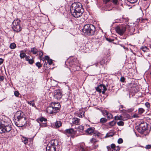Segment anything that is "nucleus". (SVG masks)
<instances>
[{"instance_id": "obj_1", "label": "nucleus", "mask_w": 151, "mask_h": 151, "mask_svg": "<svg viewBox=\"0 0 151 151\" xmlns=\"http://www.w3.org/2000/svg\"><path fill=\"white\" fill-rule=\"evenodd\" d=\"M70 11L73 17L76 18L80 17L84 11L82 4L78 2H74L72 4Z\"/></svg>"}, {"instance_id": "obj_2", "label": "nucleus", "mask_w": 151, "mask_h": 151, "mask_svg": "<svg viewBox=\"0 0 151 151\" xmlns=\"http://www.w3.org/2000/svg\"><path fill=\"white\" fill-rule=\"evenodd\" d=\"M82 29L83 33L89 36H92L95 34V27L92 24H86Z\"/></svg>"}, {"instance_id": "obj_3", "label": "nucleus", "mask_w": 151, "mask_h": 151, "mask_svg": "<svg viewBox=\"0 0 151 151\" xmlns=\"http://www.w3.org/2000/svg\"><path fill=\"white\" fill-rule=\"evenodd\" d=\"M60 107V104L58 102L51 103L47 108V111L48 113L52 114L57 112Z\"/></svg>"}, {"instance_id": "obj_4", "label": "nucleus", "mask_w": 151, "mask_h": 151, "mask_svg": "<svg viewBox=\"0 0 151 151\" xmlns=\"http://www.w3.org/2000/svg\"><path fill=\"white\" fill-rule=\"evenodd\" d=\"M12 129L11 125L9 122L3 120L0 122V133H3L10 132Z\"/></svg>"}, {"instance_id": "obj_5", "label": "nucleus", "mask_w": 151, "mask_h": 151, "mask_svg": "<svg viewBox=\"0 0 151 151\" xmlns=\"http://www.w3.org/2000/svg\"><path fill=\"white\" fill-rule=\"evenodd\" d=\"M14 122L16 125L18 127L26 128L29 126V122L27 121V118L14 120Z\"/></svg>"}, {"instance_id": "obj_6", "label": "nucleus", "mask_w": 151, "mask_h": 151, "mask_svg": "<svg viewBox=\"0 0 151 151\" xmlns=\"http://www.w3.org/2000/svg\"><path fill=\"white\" fill-rule=\"evenodd\" d=\"M58 145L57 140H52L48 144L46 147V151H56V146Z\"/></svg>"}, {"instance_id": "obj_7", "label": "nucleus", "mask_w": 151, "mask_h": 151, "mask_svg": "<svg viewBox=\"0 0 151 151\" xmlns=\"http://www.w3.org/2000/svg\"><path fill=\"white\" fill-rule=\"evenodd\" d=\"M20 23V21L19 19H17L14 20L12 23V28L14 31L18 32L21 31Z\"/></svg>"}, {"instance_id": "obj_8", "label": "nucleus", "mask_w": 151, "mask_h": 151, "mask_svg": "<svg viewBox=\"0 0 151 151\" xmlns=\"http://www.w3.org/2000/svg\"><path fill=\"white\" fill-rule=\"evenodd\" d=\"M77 131H76L74 130L73 128H70L69 129H67L64 131V133L66 134H70L71 135V137L72 138L77 137L78 136V135H76Z\"/></svg>"}, {"instance_id": "obj_9", "label": "nucleus", "mask_w": 151, "mask_h": 151, "mask_svg": "<svg viewBox=\"0 0 151 151\" xmlns=\"http://www.w3.org/2000/svg\"><path fill=\"white\" fill-rule=\"evenodd\" d=\"M126 29V26L124 25L118 26L115 28L116 32L121 35L124 33Z\"/></svg>"}, {"instance_id": "obj_10", "label": "nucleus", "mask_w": 151, "mask_h": 151, "mask_svg": "<svg viewBox=\"0 0 151 151\" xmlns=\"http://www.w3.org/2000/svg\"><path fill=\"white\" fill-rule=\"evenodd\" d=\"M147 124L146 122L141 123L139 125L137 130L141 134H143L144 132L147 129Z\"/></svg>"}, {"instance_id": "obj_11", "label": "nucleus", "mask_w": 151, "mask_h": 151, "mask_svg": "<svg viewBox=\"0 0 151 151\" xmlns=\"http://www.w3.org/2000/svg\"><path fill=\"white\" fill-rule=\"evenodd\" d=\"M25 118L26 117L24 113L21 111H19L16 112L14 115V121Z\"/></svg>"}, {"instance_id": "obj_12", "label": "nucleus", "mask_w": 151, "mask_h": 151, "mask_svg": "<svg viewBox=\"0 0 151 151\" xmlns=\"http://www.w3.org/2000/svg\"><path fill=\"white\" fill-rule=\"evenodd\" d=\"M97 91L99 93H102L103 94H104L105 91L107 90V88L104 85L100 84L96 88Z\"/></svg>"}, {"instance_id": "obj_13", "label": "nucleus", "mask_w": 151, "mask_h": 151, "mask_svg": "<svg viewBox=\"0 0 151 151\" xmlns=\"http://www.w3.org/2000/svg\"><path fill=\"white\" fill-rule=\"evenodd\" d=\"M37 121L40 123V127H45L47 126V119L43 117L38 118L37 119Z\"/></svg>"}, {"instance_id": "obj_14", "label": "nucleus", "mask_w": 151, "mask_h": 151, "mask_svg": "<svg viewBox=\"0 0 151 151\" xmlns=\"http://www.w3.org/2000/svg\"><path fill=\"white\" fill-rule=\"evenodd\" d=\"M54 96L55 99L58 100H60L62 97V93L60 90H56L55 91Z\"/></svg>"}, {"instance_id": "obj_15", "label": "nucleus", "mask_w": 151, "mask_h": 151, "mask_svg": "<svg viewBox=\"0 0 151 151\" xmlns=\"http://www.w3.org/2000/svg\"><path fill=\"white\" fill-rule=\"evenodd\" d=\"M95 128L93 127H91L88 128L85 131L86 133L88 135H92L93 132Z\"/></svg>"}, {"instance_id": "obj_16", "label": "nucleus", "mask_w": 151, "mask_h": 151, "mask_svg": "<svg viewBox=\"0 0 151 151\" xmlns=\"http://www.w3.org/2000/svg\"><path fill=\"white\" fill-rule=\"evenodd\" d=\"M78 147L80 151H86V148L85 144L83 143L79 144L78 145Z\"/></svg>"}, {"instance_id": "obj_17", "label": "nucleus", "mask_w": 151, "mask_h": 151, "mask_svg": "<svg viewBox=\"0 0 151 151\" xmlns=\"http://www.w3.org/2000/svg\"><path fill=\"white\" fill-rule=\"evenodd\" d=\"M80 119L77 118H74L72 119V124L74 125L79 124Z\"/></svg>"}, {"instance_id": "obj_18", "label": "nucleus", "mask_w": 151, "mask_h": 151, "mask_svg": "<svg viewBox=\"0 0 151 151\" xmlns=\"http://www.w3.org/2000/svg\"><path fill=\"white\" fill-rule=\"evenodd\" d=\"M84 113L85 112L84 111L82 110H80L77 113V116L80 118H83L85 116Z\"/></svg>"}, {"instance_id": "obj_19", "label": "nucleus", "mask_w": 151, "mask_h": 151, "mask_svg": "<svg viewBox=\"0 0 151 151\" xmlns=\"http://www.w3.org/2000/svg\"><path fill=\"white\" fill-rule=\"evenodd\" d=\"M30 58L29 56L27 55L25 58V60L28 61L30 64H32L34 63V61L33 59H30Z\"/></svg>"}, {"instance_id": "obj_20", "label": "nucleus", "mask_w": 151, "mask_h": 151, "mask_svg": "<svg viewBox=\"0 0 151 151\" xmlns=\"http://www.w3.org/2000/svg\"><path fill=\"white\" fill-rule=\"evenodd\" d=\"M111 1L115 5H117L118 4V0H103L104 4H106L109 1Z\"/></svg>"}, {"instance_id": "obj_21", "label": "nucleus", "mask_w": 151, "mask_h": 151, "mask_svg": "<svg viewBox=\"0 0 151 151\" xmlns=\"http://www.w3.org/2000/svg\"><path fill=\"white\" fill-rule=\"evenodd\" d=\"M106 148L108 150V151H111V149L112 150L116 148V147L114 144L113 143L110 146H107Z\"/></svg>"}, {"instance_id": "obj_22", "label": "nucleus", "mask_w": 151, "mask_h": 151, "mask_svg": "<svg viewBox=\"0 0 151 151\" xmlns=\"http://www.w3.org/2000/svg\"><path fill=\"white\" fill-rule=\"evenodd\" d=\"M55 125L56 128H59L62 125L61 122L60 121H57L55 123Z\"/></svg>"}, {"instance_id": "obj_23", "label": "nucleus", "mask_w": 151, "mask_h": 151, "mask_svg": "<svg viewBox=\"0 0 151 151\" xmlns=\"http://www.w3.org/2000/svg\"><path fill=\"white\" fill-rule=\"evenodd\" d=\"M22 141L24 143V144L26 145L28 143V138L24 136H22L21 138Z\"/></svg>"}, {"instance_id": "obj_24", "label": "nucleus", "mask_w": 151, "mask_h": 151, "mask_svg": "<svg viewBox=\"0 0 151 151\" xmlns=\"http://www.w3.org/2000/svg\"><path fill=\"white\" fill-rule=\"evenodd\" d=\"M31 51L34 54H36L38 52V50L35 47H33L31 49Z\"/></svg>"}, {"instance_id": "obj_25", "label": "nucleus", "mask_w": 151, "mask_h": 151, "mask_svg": "<svg viewBox=\"0 0 151 151\" xmlns=\"http://www.w3.org/2000/svg\"><path fill=\"white\" fill-rule=\"evenodd\" d=\"M114 135L113 132H111L108 133L106 135V137H112Z\"/></svg>"}, {"instance_id": "obj_26", "label": "nucleus", "mask_w": 151, "mask_h": 151, "mask_svg": "<svg viewBox=\"0 0 151 151\" xmlns=\"http://www.w3.org/2000/svg\"><path fill=\"white\" fill-rule=\"evenodd\" d=\"M93 134L94 136H95L96 137H99L100 135V133L99 132L96 131L95 129L94 130V132H93Z\"/></svg>"}, {"instance_id": "obj_27", "label": "nucleus", "mask_w": 151, "mask_h": 151, "mask_svg": "<svg viewBox=\"0 0 151 151\" xmlns=\"http://www.w3.org/2000/svg\"><path fill=\"white\" fill-rule=\"evenodd\" d=\"M145 111V110L142 108H139L138 109L139 114H142Z\"/></svg>"}, {"instance_id": "obj_28", "label": "nucleus", "mask_w": 151, "mask_h": 151, "mask_svg": "<svg viewBox=\"0 0 151 151\" xmlns=\"http://www.w3.org/2000/svg\"><path fill=\"white\" fill-rule=\"evenodd\" d=\"M97 142V141L96 140V139L94 138H91L90 140L91 143L93 144V145L96 144Z\"/></svg>"}, {"instance_id": "obj_29", "label": "nucleus", "mask_w": 151, "mask_h": 151, "mask_svg": "<svg viewBox=\"0 0 151 151\" xmlns=\"http://www.w3.org/2000/svg\"><path fill=\"white\" fill-rule=\"evenodd\" d=\"M107 119L105 118H102L100 119V122L101 123H103L107 122Z\"/></svg>"}, {"instance_id": "obj_30", "label": "nucleus", "mask_w": 151, "mask_h": 151, "mask_svg": "<svg viewBox=\"0 0 151 151\" xmlns=\"http://www.w3.org/2000/svg\"><path fill=\"white\" fill-rule=\"evenodd\" d=\"M84 127L82 125L79 126L78 128V131L79 132L83 131L84 129Z\"/></svg>"}, {"instance_id": "obj_31", "label": "nucleus", "mask_w": 151, "mask_h": 151, "mask_svg": "<svg viewBox=\"0 0 151 151\" xmlns=\"http://www.w3.org/2000/svg\"><path fill=\"white\" fill-rule=\"evenodd\" d=\"M9 47L11 49H14L16 47V45L14 43H13L10 45Z\"/></svg>"}, {"instance_id": "obj_32", "label": "nucleus", "mask_w": 151, "mask_h": 151, "mask_svg": "<svg viewBox=\"0 0 151 151\" xmlns=\"http://www.w3.org/2000/svg\"><path fill=\"white\" fill-rule=\"evenodd\" d=\"M26 56L27 55H26V54L24 52H22L20 54V57L21 59L23 58H25Z\"/></svg>"}, {"instance_id": "obj_33", "label": "nucleus", "mask_w": 151, "mask_h": 151, "mask_svg": "<svg viewBox=\"0 0 151 151\" xmlns=\"http://www.w3.org/2000/svg\"><path fill=\"white\" fill-rule=\"evenodd\" d=\"M27 103L30 105H32V106H35V104L34 103V100H33L32 101H27Z\"/></svg>"}, {"instance_id": "obj_34", "label": "nucleus", "mask_w": 151, "mask_h": 151, "mask_svg": "<svg viewBox=\"0 0 151 151\" xmlns=\"http://www.w3.org/2000/svg\"><path fill=\"white\" fill-rule=\"evenodd\" d=\"M106 115L107 116V117L109 119H111L113 117L112 115L109 112H106Z\"/></svg>"}, {"instance_id": "obj_35", "label": "nucleus", "mask_w": 151, "mask_h": 151, "mask_svg": "<svg viewBox=\"0 0 151 151\" xmlns=\"http://www.w3.org/2000/svg\"><path fill=\"white\" fill-rule=\"evenodd\" d=\"M122 116H116L115 117V120H120L122 119Z\"/></svg>"}, {"instance_id": "obj_36", "label": "nucleus", "mask_w": 151, "mask_h": 151, "mask_svg": "<svg viewBox=\"0 0 151 151\" xmlns=\"http://www.w3.org/2000/svg\"><path fill=\"white\" fill-rule=\"evenodd\" d=\"M118 125L119 126H123L124 125V122L122 121H120L117 123Z\"/></svg>"}, {"instance_id": "obj_37", "label": "nucleus", "mask_w": 151, "mask_h": 151, "mask_svg": "<svg viewBox=\"0 0 151 151\" xmlns=\"http://www.w3.org/2000/svg\"><path fill=\"white\" fill-rule=\"evenodd\" d=\"M124 106L123 105H120L119 106V109L120 110V111L122 112L124 110V109H123L124 108Z\"/></svg>"}, {"instance_id": "obj_38", "label": "nucleus", "mask_w": 151, "mask_h": 151, "mask_svg": "<svg viewBox=\"0 0 151 151\" xmlns=\"http://www.w3.org/2000/svg\"><path fill=\"white\" fill-rule=\"evenodd\" d=\"M36 65L39 68H40L42 66V65L39 62H37L36 63Z\"/></svg>"}, {"instance_id": "obj_39", "label": "nucleus", "mask_w": 151, "mask_h": 151, "mask_svg": "<svg viewBox=\"0 0 151 151\" xmlns=\"http://www.w3.org/2000/svg\"><path fill=\"white\" fill-rule=\"evenodd\" d=\"M109 124L111 126H113L116 124V122L113 121L109 122Z\"/></svg>"}, {"instance_id": "obj_40", "label": "nucleus", "mask_w": 151, "mask_h": 151, "mask_svg": "<svg viewBox=\"0 0 151 151\" xmlns=\"http://www.w3.org/2000/svg\"><path fill=\"white\" fill-rule=\"evenodd\" d=\"M120 150V148L119 146L116 147V148H115L113 150H112L111 151H119Z\"/></svg>"}, {"instance_id": "obj_41", "label": "nucleus", "mask_w": 151, "mask_h": 151, "mask_svg": "<svg viewBox=\"0 0 151 151\" xmlns=\"http://www.w3.org/2000/svg\"><path fill=\"white\" fill-rule=\"evenodd\" d=\"M38 55H39V56H40V58H41V57L43 55V53L42 51H38Z\"/></svg>"}, {"instance_id": "obj_42", "label": "nucleus", "mask_w": 151, "mask_h": 151, "mask_svg": "<svg viewBox=\"0 0 151 151\" xmlns=\"http://www.w3.org/2000/svg\"><path fill=\"white\" fill-rule=\"evenodd\" d=\"M14 95L15 96L18 97L20 95V93L18 91H16L14 92Z\"/></svg>"}, {"instance_id": "obj_43", "label": "nucleus", "mask_w": 151, "mask_h": 151, "mask_svg": "<svg viewBox=\"0 0 151 151\" xmlns=\"http://www.w3.org/2000/svg\"><path fill=\"white\" fill-rule=\"evenodd\" d=\"M131 3L133 4L137 2V0H127Z\"/></svg>"}, {"instance_id": "obj_44", "label": "nucleus", "mask_w": 151, "mask_h": 151, "mask_svg": "<svg viewBox=\"0 0 151 151\" xmlns=\"http://www.w3.org/2000/svg\"><path fill=\"white\" fill-rule=\"evenodd\" d=\"M118 143L119 144H121L123 142V140L122 138H119L117 141Z\"/></svg>"}, {"instance_id": "obj_45", "label": "nucleus", "mask_w": 151, "mask_h": 151, "mask_svg": "<svg viewBox=\"0 0 151 151\" xmlns=\"http://www.w3.org/2000/svg\"><path fill=\"white\" fill-rule=\"evenodd\" d=\"M145 106L148 108H149L150 107V104L148 102H147L145 103Z\"/></svg>"}, {"instance_id": "obj_46", "label": "nucleus", "mask_w": 151, "mask_h": 151, "mask_svg": "<svg viewBox=\"0 0 151 151\" xmlns=\"http://www.w3.org/2000/svg\"><path fill=\"white\" fill-rule=\"evenodd\" d=\"M145 148L147 149H150L151 148V145H146L145 147Z\"/></svg>"}, {"instance_id": "obj_47", "label": "nucleus", "mask_w": 151, "mask_h": 151, "mask_svg": "<svg viewBox=\"0 0 151 151\" xmlns=\"http://www.w3.org/2000/svg\"><path fill=\"white\" fill-rule=\"evenodd\" d=\"M93 147L94 149H96L99 147V145L96 143V144L93 145Z\"/></svg>"}, {"instance_id": "obj_48", "label": "nucleus", "mask_w": 151, "mask_h": 151, "mask_svg": "<svg viewBox=\"0 0 151 151\" xmlns=\"http://www.w3.org/2000/svg\"><path fill=\"white\" fill-rule=\"evenodd\" d=\"M125 80V78L124 76H122L120 78V81L122 82H124Z\"/></svg>"}, {"instance_id": "obj_49", "label": "nucleus", "mask_w": 151, "mask_h": 151, "mask_svg": "<svg viewBox=\"0 0 151 151\" xmlns=\"http://www.w3.org/2000/svg\"><path fill=\"white\" fill-rule=\"evenodd\" d=\"M141 49L144 52H146L147 50V47H143L141 48Z\"/></svg>"}, {"instance_id": "obj_50", "label": "nucleus", "mask_w": 151, "mask_h": 151, "mask_svg": "<svg viewBox=\"0 0 151 151\" xmlns=\"http://www.w3.org/2000/svg\"><path fill=\"white\" fill-rule=\"evenodd\" d=\"M47 61L50 65H51L52 63V60L51 59H49Z\"/></svg>"}, {"instance_id": "obj_51", "label": "nucleus", "mask_w": 151, "mask_h": 151, "mask_svg": "<svg viewBox=\"0 0 151 151\" xmlns=\"http://www.w3.org/2000/svg\"><path fill=\"white\" fill-rule=\"evenodd\" d=\"M132 117L134 118H138L139 117V116L137 114H134Z\"/></svg>"}, {"instance_id": "obj_52", "label": "nucleus", "mask_w": 151, "mask_h": 151, "mask_svg": "<svg viewBox=\"0 0 151 151\" xmlns=\"http://www.w3.org/2000/svg\"><path fill=\"white\" fill-rule=\"evenodd\" d=\"M106 40L109 42H113L114 41V40H111L110 38H106Z\"/></svg>"}, {"instance_id": "obj_53", "label": "nucleus", "mask_w": 151, "mask_h": 151, "mask_svg": "<svg viewBox=\"0 0 151 151\" xmlns=\"http://www.w3.org/2000/svg\"><path fill=\"white\" fill-rule=\"evenodd\" d=\"M4 76H0V81H2L4 79Z\"/></svg>"}, {"instance_id": "obj_54", "label": "nucleus", "mask_w": 151, "mask_h": 151, "mask_svg": "<svg viewBox=\"0 0 151 151\" xmlns=\"http://www.w3.org/2000/svg\"><path fill=\"white\" fill-rule=\"evenodd\" d=\"M3 62V59L2 58H0V65L2 64Z\"/></svg>"}, {"instance_id": "obj_55", "label": "nucleus", "mask_w": 151, "mask_h": 151, "mask_svg": "<svg viewBox=\"0 0 151 151\" xmlns=\"http://www.w3.org/2000/svg\"><path fill=\"white\" fill-rule=\"evenodd\" d=\"M49 59L50 58H49L48 56H45V59L46 60H47Z\"/></svg>"}, {"instance_id": "obj_56", "label": "nucleus", "mask_w": 151, "mask_h": 151, "mask_svg": "<svg viewBox=\"0 0 151 151\" xmlns=\"http://www.w3.org/2000/svg\"><path fill=\"white\" fill-rule=\"evenodd\" d=\"M42 60H44L45 59L44 58H42V59H41Z\"/></svg>"}, {"instance_id": "obj_57", "label": "nucleus", "mask_w": 151, "mask_h": 151, "mask_svg": "<svg viewBox=\"0 0 151 151\" xmlns=\"http://www.w3.org/2000/svg\"><path fill=\"white\" fill-rule=\"evenodd\" d=\"M134 87H136V86H137V85L136 84H134Z\"/></svg>"}, {"instance_id": "obj_58", "label": "nucleus", "mask_w": 151, "mask_h": 151, "mask_svg": "<svg viewBox=\"0 0 151 151\" xmlns=\"http://www.w3.org/2000/svg\"><path fill=\"white\" fill-rule=\"evenodd\" d=\"M133 110V109H131V111H132Z\"/></svg>"}, {"instance_id": "obj_59", "label": "nucleus", "mask_w": 151, "mask_h": 151, "mask_svg": "<svg viewBox=\"0 0 151 151\" xmlns=\"http://www.w3.org/2000/svg\"><path fill=\"white\" fill-rule=\"evenodd\" d=\"M117 74H117V75H118V76H119V74H120V73H117Z\"/></svg>"}, {"instance_id": "obj_60", "label": "nucleus", "mask_w": 151, "mask_h": 151, "mask_svg": "<svg viewBox=\"0 0 151 151\" xmlns=\"http://www.w3.org/2000/svg\"><path fill=\"white\" fill-rule=\"evenodd\" d=\"M73 70L74 71H76V70L74 69H73Z\"/></svg>"}, {"instance_id": "obj_61", "label": "nucleus", "mask_w": 151, "mask_h": 151, "mask_svg": "<svg viewBox=\"0 0 151 151\" xmlns=\"http://www.w3.org/2000/svg\"><path fill=\"white\" fill-rule=\"evenodd\" d=\"M45 64H44V66H45Z\"/></svg>"}]
</instances>
